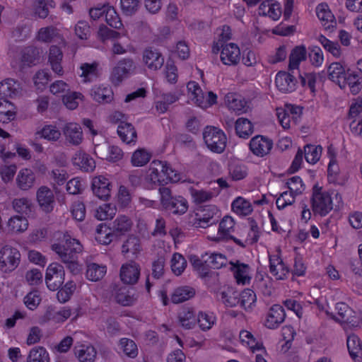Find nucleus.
<instances>
[{"label": "nucleus", "instance_id": "cd10ccee", "mask_svg": "<svg viewBox=\"0 0 362 362\" xmlns=\"http://www.w3.org/2000/svg\"><path fill=\"white\" fill-rule=\"evenodd\" d=\"M19 91V84L14 79L6 78L0 83L1 98H12Z\"/></svg>", "mask_w": 362, "mask_h": 362}, {"label": "nucleus", "instance_id": "4c0bfd02", "mask_svg": "<svg viewBox=\"0 0 362 362\" xmlns=\"http://www.w3.org/2000/svg\"><path fill=\"white\" fill-rule=\"evenodd\" d=\"M189 93H191V99L199 107L204 108L207 107L202 95V90L199 84L195 81H189L187 85Z\"/></svg>", "mask_w": 362, "mask_h": 362}, {"label": "nucleus", "instance_id": "4be33fe9", "mask_svg": "<svg viewBox=\"0 0 362 362\" xmlns=\"http://www.w3.org/2000/svg\"><path fill=\"white\" fill-rule=\"evenodd\" d=\"M73 163L85 172H92L95 168V160L88 154L81 151L74 155Z\"/></svg>", "mask_w": 362, "mask_h": 362}, {"label": "nucleus", "instance_id": "412c9836", "mask_svg": "<svg viewBox=\"0 0 362 362\" xmlns=\"http://www.w3.org/2000/svg\"><path fill=\"white\" fill-rule=\"evenodd\" d=\"M316 14L325 29L334 27L336 24L334 16L326 4H320L317 6Z\"/></svg>", "mask_w": 362, "mask_h": 362}, {"label": "nucleus", "instance_id": "c756f323", "mask_svg": "<svg viewBox=\"0 0 362 362\" xmlns=\"http://www.w3.org/2000/svg\"><path fill=\"white\" fill-rule=\"evenodd\" d=\"M195 294L193 288L188 286H180L175 289L171 295V301L173 303H180L192 298Z\"/></svg>", "mask_w": 362, "mask_h": 362}, {"label": "nucleus", "instance_id": "20e7f679", "mask_svg": "<svg viewBox=\"0 0 362 362\" xmlns=\"http://www.w3.org/2000/svg\"><path fill=\"white\" fill-rule=\"evenodd\" d=\"M21 254L13 247L6 245L0 250V269L4 272H11L19 264Z\"/></svg>", "mask_w": 362, "mask_h": 362}, {"label": "nucleus", "instance_id": "49530a36", "mask_svg": "<svg viewBox=\"0 0 362 362\" xmlns=\"http://www.w3.org/2000/svg\"><path fill=\"white\" fill-rule=\"evenodd\" d=\"M105 19L106 23L115 29L119 30L123 25L115 9L108 4H107V9L105 13Z\"/></svg>", "mask_w": 362, "mask_h": 362}, {"label": "nucleus", "instance_id": "a19ab883", "mask_svg": "<svg viewBox=\"0 0 362 362\" xmlns=\"http://www.w3.org/2000/svg\"><path fill=\"white\" fill-rule=\"evenodd\" d=\"M236 134L241 138H247L253 132L252 123L247 119L241 117L235 122Z\"/></svg>", "mask_w": 362, "mask_h": 362}, {"label": "nucleus", "instance_id": "9b49d317", "mask_svg": "<svg viewBox=\"0 0 362 362\" xmlns=\"http://www.w3.org/2000/svg\"><path fill=\"white\" fill-rule=\"evenodd\" d=\"M275 83L277 88L284 93H291L296 90L297 81L292 74L279 71L276 76Z\"/></svg>", "mask_w": 362, "mask_h": 362}, {"label": "nucleus", "instance_id": "0e129e2a", "mask_svg": "<svg viewBox=\"0 0 362 362\" xmlns=\"http://www.w3.org/2000/svg\"><path fill=\"white\" fill-rule=\"evenodd\" d=\"M318 41L322 47L333 56L338 57L341 54L340 47L337 42L330 41L324 35H321L318 37Z\"/></svg>", "mask_w": 362, "mask_h": 362}, {"label": "nucleus", "instance_id": "39448f33", "mask_svg": "<svg viewBox=\"0 0 362 362\" xmlns=\"http://www.w3.org/2000/svg\"><path fill=\"white\" fill-rule=\"evenodd\" d=\"M64 267L58 263H52L47 269L45 281L48 288L51 291L58 290L64 281Z\"/></svg>", "mask_w": 362, "mask_h": 362}, {"label": "nucleus", "instance_id": "5701e85b", "mask_svg": "<svg viewBox=\"0 0 362 362\" xmlns=\"http://www.w3.org/2000/svg\"><path fill=\"white\" fill-rule=\"evenodd\" d=\"M63 58V53L61 49L56 46L52 45L49 52V62L54 72L58 75H62L63 69L61 62Z\"/></svg>", "mask_w": 362, "mask_h": 362}, {"label": "nucleus", "instance_id": "a18cd8bd", "mask_svg": "<svg viewBox=\"0 0 362 362\" xmlns=\"http://www.w3.org/2000/svg\"><path fill=\"white\" fill-rule=\"evenodd\" d=\"M303 155L306 161L311 164L317 163L322 153V147L320 146H315L308 144L304 147Z\"/></svg>", "mask_w": 362, "mask_h": 362}, {"label": "nucleus", "instance_id": "1a4fd4ad", "mask_svg": "<svg viewBox=\"0 0 362 362\" xmlns=\"http://www.w3.org/2000/svg\"><path fill=\"white\" fill-rule=\"evenodd\" d=\"M143 62L149 69L157 71L163 66L164 57L158 49L148 47L143 52Z\"/></svg>", "mask_w": 362, "mask_h": 362}, {"label": "nucleus", "instance_id": "f257e3e1", "mask_svg": "<svg viewBox=\"0 0 362 362\" xmlns=\"http://www.w3.org/2000/svg\"><path fill=\"white\" fill-rule=\"evenodd\" d=\"M311 207L314 214L325 216L333 209L332 200L329 194L322 191L321 187L315 185L313 187Z\"/></svg>", "mask_w": 362, "mask_h": 362}, {"label": "nucleus", "instance_id": "bf43d9fd", "mask_svg": "<svg viewBox=\"0 0 362 362\" xmlns=\"http://www.w3.org/2000/svg\"><path fill=\"white\" fill-rule=\"evenodd\" d=\"M120 349L124 354L130 357L135 358L138 354V349L135 342L127 338H122L119 341Z\"/></svg>", "mask_w": 362, "mask_h": 362}, {"label": "nucleus", "instance_id": "de8ad7c7", "mask_svg": "<svg viewBox=\"0 0 362 362\" xmlns=\"http://www.w3.org/2000/svg\"><path fill=\"white\" fill-rule=\"evenodd\" d=\"M28 220L23 216H13L11 218L8 222V229L13 233L23 232L28 228Z\"/></svg>", "mask_w": 362, "mask_h": 362}, {"label": "nucleus", "instance_id": "f8f14e48", "mask_svg": "<svg viewBox=\"0 0 362 362\" xmlns=\"http://www.w3.org/2000/svg\"><path fill=\"white\" fill-rule=\"evenodd\" d=\"M37 200L40 208L45 212H51L54 209V196L47 186H41L36 193Z\"/></svg>", "mask_w": 362, "mask_h": 362}, {"label": "nucleus", "instance_id": "f704fd0d", "mask_svg": "<svg viewBox=\"0 0 362 362\" xmlns=\"http://www.w3.org/2000/svg\"><path fill=\"white\" fill-rule=\"evenodd\" d=\"M165 209L171 211L174 214H184L188 209L187 201L181 196L175 197L169 202Z\"/></svg>", "mask_w": 362, "mask_h": 362}, {"label": "nucleus", "instance_id": "774afa93", "mask_svg": "<svg viewBox=\"0 0 362 362\" xmlns=\"http://www.w3.org/2000/svg\"><path fill=\"white\" fill-rule=\"evenodd\" d=\"M120 4L124 14L132 16L138 11L141 0H120Z\"/></svg>", "mask_w": 362, "mask_h": 362}, {"label": "nucleus", "instance_id": "393cba45", "mask_svg": "<svg viewBox=\"0 0 362 362\" xmlns=\"http://www.w3.org/2000/svg\"><path fill=\"white\" fill-rule=\"evenodd\" d=\"M117 133L121 139L127 144L136 141V132L131 123L121 122L117 128Z\"/></svg>", "mask_w": 362, "mask_h": 362}, {"label": "nucleus", "instance_id": "603ef678", "mask_svg": "<svg viewBox=\"0 0 362 362\" xmlns=\"http://www.w3.org/2000/svg\"><path fill=\"white\" fill-rule=\"evenodd\" d=\"M336 309L341 320L346 323L354 324V310L344 303H338Z\"/></svg>", "mask_w": 362, "mask_h": 362}, {"label": "nucleus", "instance_id": "423d86ee", "mask_svg": "<svg viewBox=\"0 0 362 362\" xmlns=\"http://www.w3.org/2000/svg\"><path fill=\"white\" fill-rule=\"evenodd\" d=\"M56 7L54 0H34L32 4V11L33 16L40 19L47 18L54 23L57 20V16L50 14V9Z\"/></svg>", "mask_w": 362, "mask_h": 362}, {"label": "nucleus", "instance_id": "3c124183", "mask_svg": "<svg viewBox=\"0 0 362 362\" xmlns=\"http://www.w3.org/2000/svg\"><path fill=\"white\" fill-rule=\"evenodd\" d=\"M235 222L230 216H225L219 223L218 234L219 238L228 240L230 232L233 230Z\"/></svg>", "mask_w": 362, "mask_h": 362}, {"label": "nucleus", "instance_id": "7ed1b4c3", "mask_svg": "<svg viewBox=\"0 0 362 362\" xmlns=\"http://www.w3.org/2000/svg\"><path fill=\"white\" fill-rule=\"evenodd\" d=\"M204 142L212 152L221 153L226 146V136L220 129L207 126L203 132Z\"/></svg>", "mask_w": 362, "mask_h": 362}, {"label": "nucleus", "instance_id": "69168bd1", "mask_svg": "<svg viewBox=\"0 0 362 362\" xmlns=\"http://www.w3.org/2000/svg\"><path fill=\"white\" fill-rule=\"evenodd\" d=\"M98 37L103 41L110 40V39H118L122 35H124V32H118L108 28L105 25H101L99 27L98 32Z\"/></svg>", "mask_w": 362, "mask_h": 362}, {"label": "nucleus", "instance_id": "c03bdc74", "mask_svg": "<svg viewBox=\"0 0 362 362\" xmlns=\"http://www.w3.org/2000/svg\"><path fill=\"white\" fill-rule=\"evenodd\" d=\"M106 273V267L95 263L89 264L87 266L86 277L92 281L100 280Z\"/></svg>", "mask_w": 362, "mask_h": 362}, {"label": "nucleus", "instance_id": "37998d69", "mask_svg": "<svg viewBox=\"0 0 362 362\" xmlns=\"http://www.w3.org/2000/svg\"><path fill=\"white\" fill-rule=\"evenodd\" d=\"M12 207L17 213L28 215L32 211L33 204L28 198L21 197L12 201Z\"/></svg>", "mask_w": 362, "mask_h": 362}, {"label": "nucleus", "instance_id": "9d476101", "mask_svg": "<svg viewBox=\"0 0 362 362\" xmlns=\"http://www.w3.org/2000/svg\"><path fill=\"white\" fill-rule=\"evenodd\" d=\"M140 270L139 265L134 262L123 264L119 274L122 281L129 285L136 284L140 276Z\"/></svg>", "mask_w": 362, "mask_h": 362}, {"label": "nucleus", "instance_id": "dca6fc26", "mask_svg": "<svg viewBox=\"0 0 362 362\" xmlns=\"http://www.w3.org/2000/svg\"><path fill=\"white\" fill-rule=\"evenodd\" d=\"M74 351L80 362H94L97 356L95 348L90 344L76 345Z\"/></svg>", "mask_w": 362, "mask_h": 362}, {"label": "nucleus", "instance_id": "4468645a", "mask_svg": "<svg viewBox=\"0 0 362 362\" xmlns=\"http://www.w3.org/2000/svg\"><path fill=\"white\" fill-rule=\"evenodd\" d=\"M66 141L71 145L78 146L83 140V132L80 124L70 122L63 128Z\"/></svg>", "mask_w": 362, "mask_h": 362}, {"label": "nucleus", "instance_id": "b1692460", "mask_svg": "<svg viewBox=\"0 0 362 362\" xmlns=\"http://www.w3.org/2000/svg\"><path fill=\"white\" fill-rule=\"evenodd\" d=\"M16 107L6 98H0V122L8 123L14 119Z\"/></svg>", "mask_w": 362, "mask_h": 362}, {"label": "nucleus", "instance_id": "338daca9", "mask_svg": "<svg viewBox=\"0 0 362 362\" xmlns=\"http://www.w3.org/2000/svg\"><path fill=\"white\" fill-rule=\"evenodd\" d=\"M57 35V30L54 26H47L40 28L37 35L39 41L49 42Z\"/></svg>", "mask_w": 362, "mask_h": 362}, {"label": "nucleus", "instance_id": "e2e57ef3", "mask_svg": "<svg viewBox=\"0 0 362 362\" xmlns=\"http://www.w3.org/2000/svg\"><path fill=\"white\" fill-rule=\"evenodd\" d=\"M39 52L34 47H25L22 52V62L26 65L35 64L38 60Z\"/></svg>", "mask_w": 362, "mask_h": 362}, {"label": "nucleus", "instance_id": "bb28decb", "mask_svg": "<svg viewBox=\"0 0 362 362\" xmlns=\"http://www.w3.org/2000/svg\"><path fill=\"white\" fill-rule=\"evenodd\" d=\"M306 55L307 51L305 46H296L293 48L289 56V70L298 69L300 62L305 60Z\"/></svg>", "mask_w": 362, "mask_h": 362}, {"label": "nucleus", "instance_id": "09e8293b", "mask_svg": "<svg viewBox=\"0 0 362 362\" xmlns=\"http://www.w3.org/2000/svg\"><path fill=\"white\" fill-rule=\"evenodd\" d=\"M117 209L114 204H104L95 211V216L100 221L112 218L116 214Z\"/></svg>", "mask_w": 362, "mask_h": 362}, {"label": "nucleus", "instance_id": "c85d7f7f", "mask_svg": "<svg viewBox=\"0 0 362 362\" xmlns=\"http://www.w3.org/2000/svg\"><path fill=\"white\" fill-rule=\"evenodd\" d=\"M133 223L128 216L121 215L112 222V229L115 235H123L129 231L132 227Z\"/></svg>", "mask_w": 362, "mask_h": 362}, {"label": "nucleus", "instance_id": "6e6552de", "mask_svg": "<svg viewBox=\"0 0 362 362\" xmlns=\"http://www.w3.org/2000/svg\"><path fill=\"white\" fill-rule=\"evenodd\" d=\"M222 50L221 52V62L228 66L237 65L240 59V50L235 43H228L225 45H221Z\"/></svg>", "mask_w": 362, "mask_h": 362}, {"label": "nucleus", "instance_id": "c9c22d12", "mask_svg": "<svg viewBox=\"0 0 362 362\" xmlns=\"http://www.w3.org/2000/svg\"><path fill=\"white\" fill-rule=\"evenodd\" d=\"M228 106L229 109L235 112L237 114H243L247 112V103L240 96L233 94H229L226 96Z\"/></svg>", "mask_w": 362, "mask_h": 362}, {"label": "nucleus", "instance_id": "0eeeda50", "mask_svg": "<svg viewBox=\"0 0 362 362\" xmlns=\"http://www.w3.org/2000/svg\"><path fill=\"white\" fill-rule=\"evenodd\" d=\"M273 146L272 141L268 137L257 135L252 138L249 147L252 153L258 157H264L269 153Z\"/></svg>", "mask_w": 362, "mask_h": 362}, {"label": "nucleus", "instance_id": "f03ea898", "mask_svg": "<svg viewBox=\"0 0 362 362\" xmlns=\"http://www.w3.org/2000/svg\"><path fill=\"white\" fill-rule=\"evenodd\" d=\"M136 65L132 58H124L119 60L112 68L110 81L115 86H119L124 80L135 72Z\"/></svg>", "mask_w": 362, "mask_h": 362}, {"label": "nucleus", "instance_id": "aec40b11", "mask_svg": "<svg viewBox=\"0 0 362 362\" xmlns=\"http://www.w3.org/2000/svg\"><path fill=\"white\" fill-rule=\"evenodd\" d=\"M35 181V175L32 170L21 169L16 177V185L19 189L26 191L32 188Z\"/></svg>", "mask_w": 362, "mask_h": 362}, {"label": "nucleus", "instance_id": "4d7b16f0", "mask_svg": "<svg viewBox=\"0 0 362 362\" xmlns=\"http://www.w3.org/2000/svg\"><path fill=\"white\" fill-rule=\"evenodd\" d=\"M52 249L59 255L62 262L65 264L76 259V254L65 250L60 244H53Z\"/></svg>", "mask_w": 362, "mask_h": 362}, {"label": "nucleus", "instance_id": "5fc2aeb1", "mask_svg": "<svg viewBox=\"0 0 362 362\" xmlns=\"http://www.w3.org/2000/svg\"><path fill=\"white\" fill-rule=\"evenodd\" d=\"M206 258V265L209 267V270L210 269H220L226 266L228 262L226 257L220 253H211L210 255L208 254Z\"/></svg>", "mask_w": 362, "mask_h": 362}, {"label": "nucleus", "instance_id": "7c9ffc66", "mask_svg": "<svg viewBox=\"0 0 362 362\" xmlns=\"http://www.w3.org/2000/svg\"><path fill=\"white\" fill-rule=\"evenodd\" d=\"M141 250V245L140 240L134 235H129L122 245V253L123 255L130 253L133 255H136Z\"/></svg>", "mask_w": 362, "mask_h": 362}, {"label": "nucleus", "instance_id": "58836bf2", "mask_svg": "<svg viewBox=\"0 0 362 362\" xmlns=\"http://www.w3.org/2000/svg\"><path fill=\"white\" fill-rule=\"evenodd\" d=\"M256 294L255 293L249 288L243 290L240 294H239V304L245 310H250L256 302Z\"/></svg>", "mask_w": 362, "mask_h": 362}, {"label": "nucleus", "instance_id": "ddd939ff", "mask_svg": "<svg viewBox=\"0 0 362 362\" xmlns=\"http://www.w3.org/2000/svg\"><path fill=\"white\" fill-rule=\"evenodd\" d=\"M110 182L103 175L95 177L91 188L93 194L100 199L106 200L110 197Z\"/></svg>", "mask_w": 362, "mask_h": 362}, {"label": "nucleus", "instance_id": "052dcab7", "mask_svg": "<svg viewBox=\"0 0 362 362\" xmlns=\"http://www.w3.org/2000/svg\"><path fill=\"white\" fill-rule=\"evenodd\" d=\"M182 326L187 329H192L195 325L197 318L192 310L185 309L179 315Z\"/></svg>", "mask_w": 362, "mask_h": 362}, {"label": "nucleus", "instance_id": "e433bc0d", "mask_svg": "<svg viewBox=\"0 0 362 362\" xmlns=\"http://www.w3.org/2000/svg\"><path fill=\"white\" fill-rule=\"evenodd\" d=\"M208 253L202 255L201 258L196 255L190 257V262L195 271H197L201 277H205L209 274V267L206 265Z\"/></svg>", "mask_w": 362, "mask_h": 362}, {"label": "nucleus", "instance_id": "79ce46f5", "mask_svg": "<svg viewBox=\"0 0 362 362\" xmlns=\"http://www.w3.org/2000/svg\"><path fill=\"white\" fill-rule=\"evenodd\" d=\"M218 298L228 307H234L239 304V294L230 288L221 291L218 294Z\"/></svg>", "mask_w": 362, "mask_h": 362}, {"label": "nucleus", "instance_id": "2eb2a0df", "mask_svg": "<svg viewBox=\"0 0 362 362\" xmlns=\"http://www.w3.org/2000/svg\"><path fill=\"white\" fill-rule=\"evenodd\" d=\"M93 99L99 103H109L114 98L111 87L108 85L95 86L90 90Z\"/></svg>", "mask_w": 362, "mask_h": 362}, {"label": "nucleus", "instance_id": "473e14b6", "mask_svg": "<svg viewBox=\"0 0 362 362\" xmlns=\"http://www.w3.org/2000/svg\"><path fill=\"white\" fill-rule=\"evenodd\" d=\"M48 351L43 346H37L32 348L26 358V362H49Z\"/></svg>", "mask_w": 362, "mask_h": 362}, {"label": "nucleus", "instance_id": "680f3d73", "mask_svg": "<svg viewBox=\"0 0 362 362\" xmlns=\"http://www.w3.org/2000/svg\"><path fill=\"white\" fill-rule=\"evenodd\" d=\"M37 134H40L42 138L52 141H57L61 137L60 131L52 125H45Z\"/></svg>", "mask_w": 362, "mask_h": 362}, {"label": "nucleus", "instance_id": "864d4df0", "mask_svg": "<svg viewBox=\"0 0 362 362\" xmlns=\"http://www.w3.org/2000/svg\"><path fill=\"white\" fill-rule=\"evenodd\" d=\"M98 64L96 63H85L81 66V76L83 78L84 82L92 81L98 77Z\"/></svg>", "mask_w": 362, "mask_h": 362}, {"label": "nucleus", "instance_id": "72a5a7b5", "mask_svg": "<svg viewBox=\"0 0 362 362\" xmlns=\"http://www.w3.org/2000/svg\"><path fill=\"white\" fill-rule=\"evenodd\" d=\"M115 298L117 303L123 306H130L133 305L137 300V296L125 287L119 288L115 294Z\"/></svg>", "mask_w": 362, "mask_h": 362}, {"label": "nucleus", "instance_id": "2f4dec72", "mask_svg": "<svg viewBox=\"0 0 362 362\" xmlns=\"http://www.w3.org/2000/svg\"><path fill=\"white\" fill-rule=\"evenodd\" d=\"M233 270L238 284L245 285L250 282L251 278L249 274L250 267L247 264L237 262L235 264H233Z\"/></svg>", "mask_w": 362, "mask_h": 362}, {"label": "nucleus", "instance_id": "a878e982", "mask_svg": "<svg viewBox=\"0 0 362 362\" xmlns=\"http://www.w3.org/2000/svg\"><path fill=\"white\" fill-rule=\"evenodd\" d=\"M346 345L352 358H362V341L356 334H351L347 336Z\"/></svg>", "mask_w": 362, "mask_h": 362}, {"label": "nucleus", "instance_id": "6e6d98bb", "mask_svg": "<svg viewBox=\"0 0 362 362\" xmlns=\"http://www.w3.org/2000/svg\"><path fill=\"white\" fill-rule=\"evenodd\" d=\"M170 266L172 272L176 276H180L187 267V261L181 254L176 252L172 257Z\"/></svg>", "mask_w": 362, "mask_h": 362}, {"label": "nucleus", "instance_id": "13d9d810", "mask_svg": "<svg viewBox=\"0 0 362 362\" xmlns=\"http://www.w3.org/2000/svg\"><path fill=\"white\" fill-rule=\"evenodd\" d=\"M151 154L144 148H139L134 152L131 162L134 166L141 167L148 163Z\"/></svg>", "mask_w": 362, "mask_h": 362}, {"label": "nucleus", "instance_id": "a211bd4d", "mask_svg": "<svg viewBox=\"0 0 362 362\" xmlns=\"http://www.w3.org/2000/svg\"><path fill=\"white\" fill-rule=\"evenodd\" d=\"M285 317L284 308L279 305H274L269 309L265 325L269 329H275L284 321Z\"/></svg>", "mask_w": 362, "mask_h": 362}, {"label": "nucleus", "instance_id": "8fccbe9b", "mask_svg": "<svg viewBox=\"0 0 362 362\" xmlns=\"http://www.w3.org/2000/svg\"><path fill=\"white\" fill-rule=\"evenodd\" d=\"M234 212L240 215L247 216L252 211L250 203L242 197H238L232 203Z\"/></svg>", "mask_w": 362, "mask_h": 362}, {"label": "nucleus", "instance_id": "6ab92c4d", "mask_svg": "<svg viewBox=\"0 0 362 362\" xmlns=\"http://www.w3.org/2000/svg\"><path fill=\"white\" fill-rule=\"evenodd\" d=\"M345 68L339 62L332 63L327 68L328 78L341 88H344Z\"/></svg>", "mask_w": 362, "mask_h": 362}, {"label": "nucleus", "instance_id": "ea45409f", "mask_svg": "<svg viewBox=\"0 0 362 362\" xmlns=\"http://www.w3.org/2000/svg\"><path fill=\"white\" fill-rule=\"evenodd\" d=\"M109 228L105 224L100 223L96 228L95 240L103 245H108L115 237L113 232L109 231Z\"/></svg>", "mask_w": 362, "mask_h": 362}, {"label": "nucleus", "instance_id": "f3484780", "mask_svg": "<svg viewBox=\"0 0 362 362\" xmlns=\"http://www.w3.org/2000/svg\"><path fill=\"white\" fill-rule=\"evenodd\" d=\"M288 271V267L278 255L269 256V272L277 280L284 279Z\"/></svg>", "mask_w": 362, "mask_h": 362}]
</instances>
